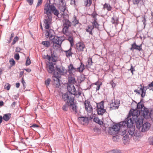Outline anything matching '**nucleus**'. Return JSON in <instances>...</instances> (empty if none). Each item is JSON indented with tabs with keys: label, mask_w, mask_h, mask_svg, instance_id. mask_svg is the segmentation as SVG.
<instances>
[{
	"label": "nucleus",
	"mask_w": 153,
	"mask_h": 153,
	"mask_svg": "<svg viewBox=\"0 0 153 153\" xmlns=\"http://www.w3.org/2000/svg\"><path fill=\"white\" fill-rule=\"evenodd\" d=\"M44 12L47 15L44 20L45 28L48 30L51 23L52 13L58 16L59 14V12L53 5H50L48 3H47L44 6Z\"/></svg>",
	"instance_id": "obj_1"
},
{
	"label": "nucleus",
	"mask_w": 153,
	"mask_h": 153,
	"mask_svg": "<svg viewBox=\"0 0 153 153\" xmlns=\"http://www.w3.org/2000/svg\"><path fill=\"white\" fill-rule=\"evenodd\" d=\"M138 111L137 110H131L129 113V116L126 119V123L128 128L133 127V124L134 123H136L137 127L140 128L143 123L142 119L138 120L137 117Z\"/></svg>",
	"instance_id": "obj_2"
},
{
	"label": "nucleus",
	"mask_w": 153,
	"mask_h": 153,
	"mask_svg": "<svg viewBox=\"0 0 153 153\" xmlns=\"http://www.w3.org/2000/svg\"><path fill=\"white\" fill-rule=\"evenodd\" d=\"M138 114L137 115L138 120L142 119L143 122V118L147 119L149 118V114L148 109L145 108L143 110L138 111Z\"/></svg>",
	"instance_id": "obj_3"
},
{
	"label": "nucleus",
	"mask_w": 153,
	"mask_h": 153,
	"mask_svg": "<svg viewBox=\"0 0 153 153\" xmlns=\"http://www.w3.org/2000/svg\"><path fill=\"white\" fill-rule=\"evenodd\" d=\"M94 115H89L87 114V116L85 117H81L78 118L79 122L82 125L88 124L89 121L91 120L94 117Z\"/></svg>",
	"instance_id": "obj_4"
},
{
	"label": "nucleus",
	"mask_w": 153,
	"mask_h": 153,
	"mask_svg": "<svg viewBox=\"0 0 153 153\" xmlns=\"http://www.w3.org/2000/svg\"><path fill=\"white\" fill-rule=\"evenodd\" d=\"M49 39L53 43H56L59 45H61L62 41L64 40L62 37H58L55 36L50 37Z\"/></svg>",
	"instance_id": "obj_5"
},
{
	"label": "nucleus",
	"mask_w": 153,
	"mask_h": 153,
	"mask_svg": "<svg viewBox=\"0 0 153 153\" xmlns=\"http://www.w3.org/2000/svg\"><path fill=\"white\" fill-rule=\"evenodd\" d=\"M62 99L64 101H67V102H74V97L72 96V94L70 92H66L63 94L62 96Z\"/></svg>",
	"instance_id": "obj_6"
},
{
	"label": "nucleus",
	"mask_w": 153,
	"mask_h": 153,
	"mask_svg": "<svg viewBox=\"0 0 153 153\" xmlns=\"http://www.w3.org/2000/svg\"><path fill=\"white\" fill-rule=\"evenodd\" d=\"M84 104L85 109L88 113V114H89V115H94L92 113L93 108L90 102L87 100H85Z\"/></svg>",
	"instance_id": "obj_7"
},
{
	"label": "nucleus",
	"mask_w": 153,
	"mask_h": 153,
	"mask_svg": "<svg viewBox=\"0 0 153 153\" xmlns=\"http://www.w3.org/2000/svg\"><path fill=\"white\" fill-rule=\"evenodd\" d=\"M126 122L123 121L120 123V128L119 131V134L121 135H124L126 133V127L125 126Z\"/></svg>",
	"instance_id": "obj_8"
},
{
	"label": "nucleus",
	"mask_w": 153,
	"mask_h": 153,
	"mask_svg": "<svg viewBox=\"0 0 153 153\" xmlns=\"http://www.w3.org/2000/svg\"><path fill=\"white\" fill-rule=\"evenodd\" d=\"M140 87H138L137 89L134 90V92L138 94H141V96L142 97H145L146 94L145 90L144 91V87H143L141 85H140Z\"/></svg>",
	"instance_id": "obj_9"
},
{
	"label": "nucleus",
	"mask_w": 153,
	"mask_h": 153,
	"mask_svg": "<svg viewBox=\"0 0 153 153\" xmlns=\"http://www.w3.org/2000/svg\"><path fill=\"white\" fill-rule=\"evenodd\" d=\"M56 68V71H58L57 73L59 75V74L62 75H65L66 74L67 72V70L62 66L57 67Z\"/></svg>",
	"instance_id": "obj_10"
},
{
	"label": "nucleus",
	"mask_w": 153,
	"mask_h": 153,
	"mask_svg": "<svg viewBox=\"0 0 153 153\" xmlns=\"http://www.w3.org/2000/svg\"><path fill=\"white\" fill-rule=\"evenodd\" d=\"M151 126V124L148 122H146L144 123L143 125L142 124L141 126L142 127L141 131L142 132H145L147 131L149 129Z\"/></svg>",
	"instance_id": "obj_11"
},
{
	"label": "nucleus",
	"mask_w": 153,
	"mask_h": 153,
	"mask_svg": "<svg viewBox=\"0 0 153 153\" xmlns=\"http://www.w3.org/2000/svg\"><path fill=\"white\" fill-rule=\"evenodd\" d=\"M67 89L68 91V92L71 93L72 96L73 94L76 93V90L73 84H68L67 86Z\"/></svg>",
	"instance_id": "obj_12"
},
{
	"label": "nucleus",
	"mask_w": 153,
	"mask_h": 153,
	"mask_svg": "<svg viewBox=\"0 0 153 153\" xmlns=\"http://www.w3.org/2000/svg\"><path fill=\"white\" fill-rule=\"evenodd\" d=\"M54 64L53 63L51 62H48L47 64V70L49 73H52L54 71Z\"/></svg>",
	"instance_id": "obj_13"
},
{
	"label": "nucleus",
	"mask_w": 153,
	"mask_h": 153,
	"mask_svg": "<svg viewBox=\"0 0 153 153\" xmlns=\"http://www.w3.org/2000/svg\"><path fill=\"white\" fill-rule=\"evenodd\" d=\"M45 58L48 60L49 62H51V61L53 62H55L57 59V58L54 53L51 54V56L48 55L45 56Z\"/></svg>",
	"instance_id": "obj_14"
},
{
	"label": "nucleus",
	"mask_w": 153,
	"mask_h": 153,
	"mask_svg": "<svg viewBox=\"0 0 153 153\" xmlns=\"http://www.w3.org/2000/svg\"><path fill=\"white\" fill-rule=\"evenodd\" d=\"M120 102L118 100H115L114 102H112L110 104V108L111 109H117L119 106Z\"/></svg>",
	"instance_id": "obj_15"
},
{
	"label": "nucleus",
	"mask_w": 153,
	"mask_h": 153,
	"mask_svg": "<svg viewBox=\"0 0 153 153\" xmlns=\"http://www.w3.org/2000/svg\"><path fill=\"white\" fill-rule=\"evenodd\" d=\"M76 47L77 50L79 51H82L85 48L84 43L82 42H79L76 45Z\"/></svg>",
	"instance_id": "obj_16"
},
{
	"label": "nucleus",
	"mask_w": 153,
	"mask_h": 153,
	"mask_svg": "<svg viewBox=\"0 0 153 153\" xmlns=\"http://www.w3.org/2000/svg\"><path fill=\"white\" fill-rule=\"evenodd\" d=\"M59 8L61 11L63 12L65 10L66 7L65 0H61L59 3Z\"/></svg>",
	"instance_id": "obj_17"
},
{
	"label": "nucleus",
	"mask_w": 153,
	"mask_h": 153,
	"mask_svg": "<svg viewBox=\"0 0 153 153\" xmlns=\"http://www.w3.org/2000/svg\"><path fill=\"white\" fill-rule=\"evenodd\" d=\"M68 15L64 16V20L63 22L64 23V26H68L70 27L71 26V23L68 20Z\"/></svg>",
	"instance_id": "obj_18"
},
{
	"label": "nucleus",
	"mask_w": 153,
	"mask_h": 153,
	"mask_svg": "<svg viewBox=\"0 0 153 153\" xmlns=\"http://www.w3.org/2000/svg\"><path fill=\"white\" fill-rule=\"evenodd\" d=\"M131 46V47L130 48V50L133 51L134 49L138 50L139 51L142 49L141 45L138 46L136 44L135 42L132 44Z\"/></svg>",
	"instance_id": "obj_19"
},
{
	"label": "nucleus",
	"mask_w": 153,
	"mask_h": 153,
	"mask_svg": "<svg viewBox=\"0 0 153 153\" xmlns=\"http://www.w3.org/2000/svg\"><path fill=\"white\" fill-rule=\"evenodd\" d=\"M75 68L72 64H70L68 66V72L70 74H73L76 71Z\"/></svg>",
	"instance_id": "obj_20"
},
{
	"label": "nucleus",
	"mask_w": 153,
	"mask_h": 153,
	"mask_svg": "<svg viewBox=\"0 0 153 153\" xmlns=\"http://www.w3.org/2000/svg\"><path fill=\"white\" fill-rule=\"evenodd\" d=\"M133 136L134 139L136 141H139L141 137V135L140 131H136Z\"/></svg>",
	"instance_id": "obj_21"
},
{
	"label": "nucleus",
	"mask_w": 153,
	"mask_h": 153,
	"mask_svg": "<svg viewBox=\"0 0 153 153\" xmlns=\"http://www.w3.org/2000/svg\"><path fill=\"white\" fill-rule=\"evenodd\" d=\"M45 32L46 37L47 38H49L50 37L54 36L52 35V33H53V30L51 29L49 30H46Z\"/></svg>",
	"instance_id": "obj_22"
},
{
	"label": "nucleus",
	"mask_w": 153,
	"mask_h": 153,
	"mask_svg": "<svg viewBox=\"0 0 153 153\" xmlns=\"http://www.w3.org/2000/svg\"><path fill=\"white\" fill-rule=\"evenodd\" d=\"M97 16V15L95 14H94L92 15V16L94 19V21L92 23L93 25L92 26L93 27V28L94 27L97 28L99 26V25L97 22V19L96 18Z\"/></svg>",
	"instance_id": "obj_23"
},
{
	"label": "nucleus",
	"mask_w": 153,
	"mask_h": 153,
	"mask_svg": "<svg viewBox=\"0 0 153 153\" xmlns=\"http://www.w3.org/2000/svg\"><path fill=\"white\" fill-rule=\"evenodd\" d=\"M53 80L59 82V78L60 77V75L58 73L54 71L53 72Z\"/></svg>",
	"instance_id": "obj_24"
},
{
	"label": "nucleus",
	"mask_w": 153,
	"mask_h": 153,
	"mask_svg": "<svg viewBox=\"0 0 153 153\" xmlns=\"http://www.w3.org/2000/svg\"><path fill=\"white\" fill-rule=\"evenodd\" d=\"M114 130L116 131V132L118 134L119 133L120 128V123L118 124H116L112 127Z\"/></svg>",
	"instance_id": "obj_25"
},
{
	"label": "nucleus",
	"mask_w": 153,
	"mask_h": 153,
	"mask_svg": "<svg viewBox=\"0 0 153 153\" xmlns=\"http://www.w3.org/2000/svg\"><path fill=\"white\" fill-rule=\"evenodd\" d=\"M73 102H70L69 107L70 109H71L73 111H74L75 113H76L77 112V108L76 105L74 104Z\"/></svg>",
	"instance_id": "obj_26"
},
{
	"label": "nucleus",
	"mask_w": 153,
	"mask_h": 153,
	"mask_svg": "<svg viewBox=\"0 0 153 153\" xmlns=\"http://www.w3.org/2000/svg\"><path fill=\"white\" fill-rule=\"evenodd\" d=\"M128 132L130 135L133 136L135 133L134 127H132L128 128Z\"/></svg>",
	"instance_id": "obj_27"
},
{
	"label": "nucleus",
	"mask_w": 153,
	"mask_h": 153,
	"mask_svg": "<svg viewBox=\"0 0 153 153\" xmlns=\"http://www.w3.org/2000/svg\"><path fill=\"white\" fill-rule=\"evenodd\" d=\"M108 133L109 134L113 135H114L117 134L116 132V131L114 130L112 127L109 128L108 130Z\"/></svg>",
	"instance_id": "obj_28"
},
{
	"label": "nucleus",
	"mask_w": 153,
	"mask_h": 153,
	"mask_svg": "<svg viewBox=\"0 0 153 153\" xmlns=\"http://www.w3.org/2000/svg\"><path fill=\"white\" fill-rule=\"evenodd\" d=\"M71 21L72 25L74 26L79 24L78 20L76 19V17L74 16Z\"/></svg>",
	"instance_id": "obj_29"
},
{
	"label": "nucleus",
	"mask_w": 153,
	"mask_h": 153,
	"mask_svg": "<svg viewBox=\"0 0 153 153\" xmlns=\"http://www.w3.org/2000/svg\"><path fill=\"white\" fill-rule=\"evenodd\" d=\"M68 84H72L76 82L75 78L74 76H70L68 78Z\"/></svg>",
	"instance_id": "obj_30"
},
{
	"label": "nucleus",
	"mask_w": 153,
	"mask_h": 153,
	"mask_svg": "<svg viewBox=\"0 0 153 153\" xmlns=\"http://www.w3.org/2000/svg\"><path fill=\"white\" fill-rule=\"evenodd\" d=\"M11 114H4L3 116V119L5 121H8L10 118Z\"/></svg>",
	"instance_id": "obj_31"
},
{
	"label": "nucleus",
	"mask_w": 153,
	"mask_h": 153,
	"mask_svg": "<svg viewBox=\"0 0 153 153\" xmlns=\"http://www.w3.org/2000/svg\"><path fill=\"white\" fill-rule=\"evenodd\" d=\"M104 102L103 101L97 104V108L104 109Z\"/></svg>",
	"instance_id": "obj_32"
},
{
	"label": "nucleus",
	"mask_w": 153,
	"mask_h": 153,
	"mask_svg": "<svg viewBox=\"0 0 153 153\" xmlns=\"http://www.w3.org/2000/svg\"><path fill=\"white\" fill-rule=\"evenodd\" d=\"M85 69V65L82 62H81L80 66L77 68V69L80 72H82Z\"/></svg>",
	"instance_id": "obj_33"
},
{
	"label": "nucleus",
	"mask_w": 153,
	"mask_h": 153,
	"mask_svg": "<svg viewBox=\"0 0 153 153\" xmlns=\"http://www.w3.org/2000/svg\"><path fill=\"white\" fill-rule=\"evenodd\" d=\"M93 120L94 122L97 123L99 124L100 125H101L103 124L102 122L97 117H94Z\"/></svg>",
	"instance_id": "obj_34"
},
{
	"label": "nucleus",
	"mask_w": 153,
	"mask_h": 153,
	"mask_svg": "<svg viewBox=\"0 0 153 153\" xmlns=\"http://www.w3.org/2000/svg\"><path fill=\"white\" fill-rule=\"evenodd\" d=\"M103 8L107 9L108 11H110L111 10L112 7L109 4H105L104 5Z\"/></svg>",
	"instance_id": "obj_35"
},
{
	"label": "nucleus",
	"mask_w": 153,
	"mask_h": 153,
	"mask_svg": "<svg viewBox=\"0 0 153 153\" xmlns=\"http://www.w3.org/2000/svg\"><path fill=\"white\" fill-rule=\"evenodd\" d=\"M97 111L98 114L100 115H102L105 111V109H99V108H97Z\"/></svg>",
	"instance_id": "obj_36"
},
{
	"label": "nucleus",
	"mask_w": 153,
	"mask_h": 153,
	"mask_svg": "<svg viewBox=\"0 0 153 153\" xmlns=\"http://www.w3.org/2000/svg\"><path fill=\"white\" fill-rule=\"evenodd\" d=\"M137 108L138 109L142 111L146 108L144 107L143 104L139 103L137 104Z\"/></svg>",
	"instance_id": "obj_37"
},
{
	"label": "nucleus",
	"mask_w": 153,
	"mask_h": 153,
	"mask_svg": "<svg viewBox=\"0 0 153 153\" xmlns=\"http://www.w3.org/2000/svg\"><path fill=\"white\" fill-rule=\"evenodd\" d=\"M42 44L45 47H48L50 45V42L48 41H43Z\"/></svg>",
	"instance_id": "obj_38"
},
{
	"label": "nucleus",
	"mask_w": 153,
	"mask_h": 153,
	"mask_svg": "<svg viewBox=\"0 0 153 153\" xmlns=\"http://www.w3.org/2000/svg\"><path fill=\"white\" fill-rule=\"evenodd\" d=\"M84 4L86 6H90L92 3V0H84Z\"/></svg>",
	"instance_id": "obj_39"
},
{
	"label": "nucleus",
	"mask_w": 153,
	"mask_h": 153,
	"mask_svg": "<svg viewBox=\"0 0 153 153\" xmlns=\"http://www.w3.org/2000/svg\"><path fill=\"white\" fill-rule=\"evenodd\" d=\"M93 29V27L91 26H88V28L86 29V31L89 33L90 34H92V30Z\"/></svg>",
	"instance_id": "obj_40"
},
{
	"label": "nucleus",
	"mask_w": 153,
	"mask_h": 153,
	"mask_svg": "<svg viewBox=\"0 0 153 153\" xmlns=\"http://www.w3.org/2000/svg\"><path fill=\"white\" fill-rule=\"evenodd\" d=\"M70 102H67L63 106L62 108L63 110L65 111H67L68 109V107H69Z\"/></svg>",
	"instance_id": "obj_41"
},
{
	"label": "nucleus",
	"mask_w": 153,
	"mask_h": 153,
	"mask_svg": "<svg viewBox=\"0 0 153 153\" xmlns=\"http://www.w3.org/2000/svg\"><path fill=\"white\" fill-rule=\"evenodd\" d=\"M71 48L69 50L65 51L66 54L67 56H70L72 55V53L71 52Z\"/></svg>",
	"instance_id": "obj_42"
},
{
	"label": "nucleus",
	"mask_w": 153,
	"mask_h": 153,
	"mask_svg": "<svg viewBox=\"0 0 153 153\" xmlns=\"http://www.w3.org/2000/svg\"><path fill=\"white\" fill-rule=\"evenodd\" d=\"M61 45H59L56 43H53V48L55 49H57L59 48Z\"/></svg>",
	"instance_id": "obj_43"
},
{
	"label": "nucleus",
	"mask_w": 153,
	"mask_h": 153,
	"mask_svg": "<svg viewBox=\"0 0 153 153\" xmlns=\"http://www.w3.org/2000/svg\"><path fill=\"white\" fill-rule=\"evenodd\" d=\"M148 141L150 145H152L153 143V137H150L148 139Z\"/></svg>",
	"instance_id": "obj_44"
},
{
	"label": "nucleus",
	"mask_w": 153,
	"mask_h": 153,
	"mask_svg": "<svg viewBox=\"0 0 153 153\" xmlns=\"http://www.w3.org/2000/svg\"><path fill=\"white\" fill-rule=\"evenodd\" d=\"M31 63V61L30 60V59L29 58V57H27V59L26 62V65H29Z\"/></svg>",
	"instance_id": "obj_45"
},
{
	"label": "nucleus",
	"mask_w": 153,
	"mask_h": 153,
	"mask_svg": "<svg viewBox=\"0 0 153 153\" xmlns=\"http://www.w3.org/2000/svg\"><path fill=\"white\" fill-rule=\"evenodd\" d=\"M147 88L150 90H152L153 89V81L148 86Z\"/></svg>",
	"instance_id": "obj_46"
},
{
	"label": "nucleus",
	"mask_w": 153,
	"mask_h": 153,
	"mask_svg": "<svg viewBox=\"0 0 153 153\" xmlns=\"http://www.w3.org/2000/svg\"><path fill=\"white\" fill-rule=\"evenodd\" d=\"M120 138L119 137L118 135L115 136L113 137V140L114 141H118Z\"/></svg>",
	"instance_id": "obj_47"
},
{
	"label": "nucleus",
	"mask_w": 153,
	"mask_h": 153,
	"mask_svg": "<svg viewBox=\"0 0 153 153\" xmlns=\"http://www.w3.org/2000/svg\"><path fill=\"white\" fill-rule=\"evenodd\" d=\"M129 140V138L127 137H126V136H124L123 137V143L126 144L127 143V142H126V141L127 142H128V140Z\"/></svg>",
	"instance_id": "obj_48"
},
{
	"label": "nucleus",
	"mask_w": 153,
	"mask_h": 153,
	"mask_svg": "<svg viewBox=\"0 0 153 153\" xmlns=\"http://www.w3.org/2000/svg\"><path fill=\"white\" fill-rule=\"evenodd\" d=\"M82 93V92L81 91L78 90L77 91V92L76 91V94H73V95H74L75 96H79Z\"/></svg>",
	"instance_id": "obj_49"
},
{
	"label": "nucleus",
	"mask_w": 153,
	"mask_h": 153,
	"mask_svg": "<svg viewBox=\"0 0 153 153\" xmlns=\"http://www.w3.org/2000/svg\"><path fill=\"white\" fill-rule=\"evenodd\" d=\"M9 62L12 66L14 65L15 64V61L13 59H11L9 60Z\"/></svg>",
	"instance_id": "obj_50"
},
{
	"label": "nucleus",
	"mask_w": 153,
	"mask_h": 153,
	"mask_svg": "<svg viewBox=\"0 0 153 153\" xmlns=\"http://www.w3.org/2000/svg\"><path fill=\"white\" fill-rule=\"evenodd\" d=\"M69 27L65 26H64V27L63 29V31L64 32L66 33L68 30V28Z\"/></svg>",
	"instance_id": "obj_51"
},
{
	"label": "nucleus",
	"mask_w": 153,
	"mask_h": 153,
	"mask_svg": "<svg viewBox=\"0 0 153 153\" xmlns=\"http://www.w3.org/2000/svg\"><path fill=\"white\" fill-rule=\"evenodd\" d=\"M51 81V79L50 78L48 79L45 81V84L47 86L49 85Z\"/></svg>",
	"instance_id": "obj_52"
},
{
	"label": "nucleus",
	"mask_w": 153,
	"mask_h": 153,
	"mask_svg": "<svg viewBox=\"0 0 153 153\" xmlns=\"http://www.w3.org/2000/svg\"><path fill=\"white\" fill-rule=\"evenodd\" d=\"M92 58L89 57L88 60V65H92Z\"/></svg>",
	"instance_id": "obj_53"
},
{
	"label": "nucleus",
	"mask_w": 153,
	"mask_h": 153,
	"mask_svg": "<svg viewBox=\"0 0 153 153\" xmlns=\"http://www.w3.org/2000/svg\"><path fill=\"white\" fill-rule=\"evenodd\" d=\"M150 117L151 120L153 121V110L151 111L149 114V117Z\"/></svg>",
	"instance_id": "obj_54"
},
{
	"label": "nucleus",
	"mask_w": 153,
	"mask_h": 153,
	"mask_svg": "<svg viewBox=\"0 0 153 153\" xmlns=\"http://www.w3.org/2000/svg\"><path fill=\"white\" fill-rule=\"evenodd\" d=\"M18 37L17 36H16L12 42V44L14 45L16 43V42L18 41Z\"/></svg>",
	"instance_id": "obj_55"
},
{
	"label": "nucleus",
	"mask_w": 153,
	"mask_h": 153,
	"mask_svg": "<svg viewBox=\"0 0 153 153\" xmlns=\"http://www.w3.org/2000/svg\"><path fill=\"white\" fill-rule=\"evenodd\" d=\"M68 40L71 43V46H73L74 45V42L73 39L72 38L70 37L68 38Z\"/></svg>",
	"instance_id": "obj_56"
},
{
	"label": "nucleus",
	"mask_w": 153,
	"mask_h": 153,
	"mask_svg": "<svg viewBox=\"0 0 153 153\" xmlns=\"http://www.w3.org/2000/svg\"><path fill=\"white\" fill-rule=\"evenodd\" d=\"M19 58H20V57H19V54L16 53L15 55L14 58L16 59L17 60H18L19 59Z\"/></svg>",
	"instance_id": "obj_57"
},
{
	"label": "nucleus",
	"mask_w": 153,
	"mask_h": 153,
	"mask_svg": "<svg viewBox=\"0 0 153 153\" xmlns=\"http://www.w3.org/2000/svg\"><path fill=\"white\" fill-rule=\"evenodd\" d=\"M6 85H7V87H6V88L7 90L8 91V90H9L10 88V85L9 84L7 83V84L6 85H5V87L6 86Z\"/></svg>",
	"instance_id": "obj_58"
},
{
	"label": "nucleus",
	"mask_w": 153,
	"mask_h": 153,
	"mask_svg": "<svg viewBox=\"0 0 153 153\" xmlns=\"http://www.w3.org/2000/svg\"><path fill=\"white\" fill-rule=\"evenodd\" d=\"M27 1L30 5H31L33 3V0H27Z\"/></svg>",
	"instance_id": "obj_59"
},
{
	"label": "nucleus",
	"mask_w": 153,
	"mask_h": 153,
	"mask_svg": "<svg viewBox=\"0 0 153 153\" xmlns=\"http://www.w3.org/2000/svg\"><path fill=\"white\" fill-rule=\"evenodd\" d=\"M42 0H38V1L36 6L37 7L39 6L42 4Z\"/></svg>",
	"instance_id": "obj_60"
},
{
	"label": "nucleus",
	"mask_w": 153,
	"mask_h": 153,
	"mask_svg": "<svg viewBox=\"0 0 153 153\" xmlns=\"http://www.w3.org/2000/svg\"><path fill=\"white\" fill-rule=\"evenodd\" d=\"M140 0H133V3L134 4H137L139 3Z\"/></svg>",
	"instance_id": "obj_61"
},
{
	"label": "nucleus",
	"mask_w": 153,
	"mask_h": 153,
	"mask_svg": "<svg viewBox=\"0 0 153 153\" xmlns=\"http://www.w3.org/2000/svg\"><path fill=\"white\" fill-rule=\"evenodd\" d=\"M110 83L111 84L113 88H114V87H115V86H116V84L113 81H111V82Z\"/></svg>",
	"instance_id": "obj_62"
},
{
	"label": "nucleus",
	"mask_w": 153,
	"mask_h": 153,
	"mask_svg": "<svg viewBox=\"0 0 153 153\" xmlns=\"http://www.w3.org/2000/svg\"><path fill=\"white\" fill-rule=\"evenodd\" d=\"M21 48L19 47H17L16 50V52H19L21 51Z\"/></svg>",
	"instance_id": "obj_63"
},
{
	"label": "nucleus",
	"mask_w": 153,
	"mask_h": 153,
	"mask_svg": "<svg viewBox=\"0 0 153 153\" xmlns=\"http://www.w3.org/2000/svg\"><path fill=\"white\" fill-rule=\"evenodd\" d=\"M130 70L131 71L132 74H133V71H135L134 68L132 67V65L131 66V68Z\"/></svg>",
	"instance_id": "obj_64"
}]
</instances>
